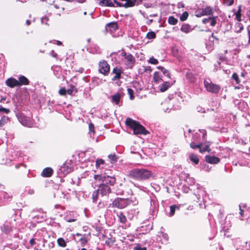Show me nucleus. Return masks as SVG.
<instances>
[{"label": "nucleus", "instance_id": "f257e3e1", "mask_svg": "<svg viewBox=\"0 0 250 250\" xmlns=\"http://www.w3.org/2000/svg\"><path fill=\"white\" fill-rule=\"evenodd\" d=\"M129 176L138 180H146L151 177L152 173L146 169L135 168L129 171Z\"/></svg>", "mask_w": 250, "mask_h": 250}, {"label": "nucleus", "instance_id": "f03ea898", "mask_svg": "<svg viewBox=\"0 0 250 250\" xmlns=\"http://www.w3.org/2000/svg\"><path fill=\"white\" fill-rule=\"evenodd\" d=\"M125 124L133 130V132L135 134L146 135L148 133V131L142 125L131 118H127L125 121Z\"/></svg>", "mask_w": 250, "mask_h": 250}, {"label": "nucleus", "instance_id": "7ed1b4c3", "mask_svg": "<svg viewBox=\"0 0 250 250\" xmlns=\"http://www.w3.org/2000/svg\"><path fill=\"white\" fill-rule=\"evenodd\" d=\"M94 179L100 182H102L103 184L110 185H113L116 183V179L113 177L109 176H105L103 175H96L94 176Z\"/></svg>", "mask_w": 250, "mask_h": 250}, {"label": "nucleus", "instance_id": "20e7f679", "mask_svg": "<svg viewBox=\"0 0 250 250\" xmlns=\"http://www.w3.org/2000/svg\"><path fill=\"white\" fill-rule=\"evenodd\" d=\"M204 86L207 90L211 93H217L220 89V87L217 84L213 83L210 81L205 80L204 82Z\"/></svg>", "mask_w": 250, "mask_h": 250}, {"label": "nucleus", "instance_id": "39448f33", "mask_svg": "<svg viewBox=\"0 0 250 250\" xmlns=\"http://www.w3.org/2000/svg\"><path fill=\"white\" fill-rule=\"evenodd\" d=\"M109 70L110 66L105 61L103 60L99 62V71L101 73L106 75L109 72Z\"/></svg>", "mask_w": 250, "mask_h": 250}, {"label": "nucleus", "instance_id": "423d86ee", "mask_svg": "<svg viewBox=\"0 0 250 250\" xmlns=\"http://www.w3.org/2000/svg\"><path fill=\"white\" fill-rule=\"evenodd\" d=\"M112 206L119 208H123L127 206V201L125 199L117 198L113 202Z\"/></svg>", "mask_w": 250, "mask_h": 250}, {"label": "nucleus", "instance_id": "0eeeda50", "mask_svg": "<svg viewBox=\"0 0 250 250\" xmlns=\"http://www.w3.org/2000/svg\"><path fill=\"white\" fill-rule=\"evenodd\" d=\"M122 2H117L114 0V2L119 6L124 7L125 8L132 7L134 5L136 0H121Z\"/></svg>", "mask_w": 250, "mask_h": 250}, {"label": "nucleus", "instance_id": "6e6552de", "mask_svg": "<svg viewBox=\"0 0 250 250\" xmlns=\"http://www.w3.org/2000/svg\"><path fill=\"white\" fill-rule=\"evenodd\" d=\"M124 62L127 67L131 68L135 62V59L132 55L128 54L127 56L124 58Z\"/></svg>", "mask_w": 250, "mask_h": 250}, {"label": "nucleus", "instance_id": "1a4fd4ad", "mask_svg": "<svg viewBox=\"0 0 250 250\" xmlns=\"http://www.w3.org/2000/svg\"><path fill=\"white\" fill-rule=\"evenodd\" d=\"M213 13V9L209 6H207L201 9V11H197L196 16L200 17L205 15H212Z\"/></svg>", "mask_w": 250, "mask_h": 250}, {"label": "nucleus", "instance_id": "9d476101", "mask_svg": "<svg viewBox=\"0 0 250 250\" xmlns=\"http://www.w3.org/2000/svg\"><path fill=\"white\" fill-rule=\"evenodd\" d=\"M98 191L102 195H105L110 193L111 189L107 185L102 183L99 186Z\"/></svg>", "mask_w": 250, "mask_h": 250}, {"label": "nucleus", "instance_id": "9b49d317", "mask_svg": "<svg viewBox=\"0 0 250 250\" xmlns=\"http://www.w3.org/2000/svg\"><path fill=\"white\" fill-rule=\"evenodd\" d=\"M7 86L13 88L15 86H19V81L15 78H8L5 82Z\"/></svg>", "mask_w": 250, "mask_h": 250}, {"label": "nucleus", "instance_id": "f8f14e48", "mask_svg": "<svg viewBox=\"0 0 250 250\" xmlns=\"http://www.w3.org/2000/svg\"><path fill=\"white\" fill-rule=\"evenodd\" d=\"M205 161L210 164H216L220 162V159L214 156L207 155L205 157Z\"/></svg>", "mask_w": 250, "mask_h": 250}, {"label": "nucleus", "instance_id": "ddd939ff", "mask_svg": "<svg viewBox=\"0 0 250 250\" xmlns=\"http://www.w3.org/2000/svg\"><path fill=\"white\" fill-rule=\"evenodd\" d=\"M74 91V87L72 86L70 88L66 90L65 88H61L59 91V93L61 96H65L66 94L72 95Z\"/></svg>", "mask_w": 250, "mask_h": 250}, {"label": "nucleus", "instance_id": "4468645a", "mask_svg": "<svg viewBox=\"0 0 250 250\" xmlns=\"http://www.w3.org/2000/svg\"><path fill=\"white\" fill-rule=\"evenodd\" d=\"M20 120L21 123L25 126L30 127L32 126V123L28 118L25 117H21Z\"/></svg>", "mask_w": 250, "mask_h": 250}, {"label": "nucleus", "instance_id": "2eb2a0df", "mask_svg": "<svg viewBox=\"0 0 250 250\" xmlns=\"http://www.w3.org/2000/svg\"><path fill=\"white\" fill-rule=\"evenodd\" d=\"M53 170L50 167H47L44 168L42 173V176L45 177H50L52 175Z\"/></svg>", "mask_w": 250, "mask_h": 250}, {"label": "nucleus", "instance_id": "dca6fc26", "mask_svg": "<svg viewBox=\"0 0 250 250\" xmlns=\"http://www.w3.org/2000/svg\"><path fill=\"white\" fill-rule=\"evenodd\" d=\"M121 96L119 93H116L111 96V101L116 104H118L120 100Z\"/></svg>", "mask_w": 250, "mask_h": 250}, {"label": "nucleus", "instance_id": "f3484780", "mask_svg": "<svg viewBox=\"0 0 250 250\" xmlns=\"http://www.w3.org/2000/svg\"><path fill=\"white\" fill-rule=\"evenodd\" d=\"M113 73L115 74V75L112 78L113 80L115 81L120 78L121 70L120 68L117 67L114 68L113 70Z\"/></svg>", "mask_w": 250, "mask_h": 250}, {"label": "nucleus", "instance_id": "a211bd4d", "mask_svg": "<svg viewBox=\"0 0 250 250\" xmlns=\"http://www.w3.org/2000/svg\"><path fill=\"white\" fill-rule=\"evenodd\" d=\"M19 86L22 85H27L29 83L28 80L24 76H21L19 79Z\"/></svg>", "mask_w": 250, "mask_h": 250}, {"label": "nucleus", "instance_id": "6ab92c4d", "mask_svg": "<svg viewBox=\"0 0 250 250\" xmlns=\"http://www.w3.org/2000/svg\"><path fill=\"white\" fill-rule=\"evenodd\" d=\"M189 160L194 163V164L197 165L199 163V159L198 157V156L193 153H191L189 156Z\"/></svg>", "mask_w": 250, "mask_h": 250}, {"label": "nucleus", "instance_id": "aec40b11", "mask_svg": "<svg viewBox=\"0 0 250 250\" xmlns=\"http://www.w3.org/2000/svg\"><path fill=\"white\" fill-rule=\"evenodd\" d=\"M117 28V25L115 22H110L106 24V30H109L110 31L115 30Z\"/></svg>", "mask_w": 250, "mask_h": 250}, {"label": "nucleus", "instance_id": "412c9836", "mask_svg": "<svg viewBox=\"0 0 250 250\" xmlns=\"http://www.w3.org/2000/svg\"><path fill=\"white\" fill-rule=\"evenodd\" d=\"M118 216L120 223L125 224L127 221V219L125 215L122 212H120L118 214Z\"/></svg>", "mask_w": 250, "mask_h": 250}, {"label": "nucleus", "instance_id": "4be33fe9", "mask_svg": "<svg viewBox=\"0 0 250 250\" xmlns=\"http://www.w3.org/2000/svg\"><path fill=\"white\" fill-rule=\"evenodd\" d=\"M100 5L102 6H114L113 3L109 0H101L100 2Z\"/></svg>", "mask_w": 250, "mask_h": 250}, {"label": "nucleus", "instance_id": "5701e85b", "mask_svg": "<svg viewBox=\"0 0 250 250\" xmlns=\"http://www.w3.org/2000/svg\"><path fill=\"white\" fill-rule=\"evenodd\" d=\"M171 86L169 82H165L161 86L160 90L161 92L166 91Z\"/></svg>", "mask_w": 250, "mask_h": 250}, {"label": "nucleus", "instance_id": "b1692460", "mask_svg": "<svg viewBox=\"0 0 250 250\" xmlns=\"http://www.w3.org/2000/svg\"><path fill=\"white\" fill-rule=\"evenodd\" d=\"M181 30L183 32L188 33L190 31L191 28L188 24H184L182 26Z\"/></svg>", "mask_w": 250, "mask_h": 250}, {"label": "nucleus", "instance_id": "393cba45", "mask_svg": "<svg viewBox=\"0 0 250 250\" xmlns=\"http://www.w3.org/2000/svg\"><path fill=\"white\" fill-rule=\"evenodd\" d=\"M153 80L157 83H159L162 81V78L160 76L159 73L157 72H155L154 73Z\"/></svg>", "mask_w": 250, "mask_h": 250}, {"label": "nucleus", "instance_id": "a878e982", "mask_svg": "<svg viewBox=\"0 0 250 250\" xmlns=\"http://www.w3.org/2000/svg\"><path fill=\"white\" fill-rule=\"evenodd\" d=\"M235 32L239 33L243 29V25L242 23L238 22L235 24Z\"/></svg>", "mask_w": 250, "mask_h": 250}, {"label": "nucleus", "instance_id": "bb28decb", "mask_svg": "<svg viewBox=\"0 0 250 250\" xmlns=\"http://www.w3.org/2000/svg\"><path fill=\"white\" fill-rule=\"evenodd\" d=\"M9 121V118L3 116L0 120V127L3 126Z\"/></svg>", "mask_w": 250, "mask_h": 250}, {"label": "nucleus", "instance_id": "cd10ccee", "mask_svg": "<svg viewBox=\"0 0 250 250\" xmlns=\"http://www.w3.org/2000/svg\"><path fill=\"white\" fill-rule=\"evenodd\" d=\"M177 22V19L173 16H171L168 18V23L171 25H175Z\"/></svg>", "mask_w": 250, "mask_h": 250}, {"label": "nucleus", "instance_id": "c85d7f7f", "mask_svg": "<svg viewBox=\"0 0 250 250\" xmlns=\"http://www.w3.org/2000/svg\"><path fill=\"white\" fill-rule=\"evenodd\" d=\"M57 243L59 246L65 247L66 246V243L64 240L62 238H59L57 240Z\"/></svg>", "mask_w": 250, "mask_h": 250}, {"label": "nucleus", "instance_id": "c756f323", "mask_svg": "<svg viewBox=\"0 0 250 250\" xmlns=\"http://www.w3.org/2000/svg\"><path fill=\"white\" fill-rule=\"evenodd\" d=\"M108 158L110 160L111 163L115 162L116 161H117V157L114 154L109 155Z\"/></svg>", "mask_w": 250, "mask_h": 250}, {"label": "nucleus", "instance_id": "7c9ffc66", "mask_svg": "<svg viewBox=\"0 0 250 250\" xmlns=\"http://www.w3.org/2000/svg\"><path fill=\"white\" fill-rule=\"evenodd\" d=\"M188 16V14L187 12H184L180 16V19L181 21H186Z\"/></svg>", "mask_w": 250, "mask_h": 250}, {"label": "nucleus", "instance_id": "2f4dec72", "mask_svg": "<svg viewBox=\"0 0 250 250\" xmlns=\"http://www.w3.org/2000/svg\"><path fill=\"white\" fill-rule=\"evenodd\" d=\"M202 146V143H199L198 145H195L194 143H191L190 144V146L192 149L200 148V147H201Z\"/></svg>", "mask_w": 250, "mask_h": 250}, {"label": "nucleus", "instance_id": "473e14b6", "mask_svg": "<svg viewBox=\"0 0 250 250\" xmlns=\"http://www.w3.org/2000/svg\"><path fill=\"white\" fill-rule=\"evenodd\" d=\"M146 37L149 39H154L156 37V34L154 32H149L147 34Z\"/></svg>", "mask_w": 250, "mask_h": 250}, {"label": "nucleus", "instance_id": "72a5a7b5", "mask_svg": "<svg viewBox=\"0 0 250 250\" xmlns=\"http://www.w3.org/2000/svg\"><path fill=\"white\" fill-rule=\"evenodd\" d=\"M158 69H160L161 71L164 74H167V76L168 78H170V75L168 73V71L163 67L162 66H159L158 67Z\"/></svg>", "mask_w": 250, "mask_h": 250}, {"label": "nucleus", "instance_id": "f704fd0d", "mask_svg": "<svg viewBox=\"0 0 250 250\" xmlns=\"http://www.w3.org/2000/svg\"><path fill=\"white\" fill-rule=\"evenodd\" d=\"M232 78L235 81L237 84H238L240 83V81L239 80L238 75L236 73H234L233 74V75L232 76Z\"/></svg>", "mask_w": 250, "mask_h": 250}, {"label": "nucleus", "instance_id": "c9c22d12", "mask_svg": "<svg viewBox=\"0 0 250 250\" xmlns=\"http://www.w3.org/2000/svg\"><path fill=\"white\" fill-rule=\"evenodd\" d=\"M216 18L217 17H210L209 19L210 21V25L212 26H214L216 24Z\"/></svg>", "mask_w": 250, "mask_h": 250}, {"label": "nucleus", "instance_id": "e433bc0d", "mask_svg": "<svg viewBox=\"0 0 250 250\" xmlns=\"http://www.w3.org/2000/svg\"><path fill=\"white\" fill-rule=\"evenodd\" d=\"M98 192L99 191L98 190H95L93 191L92 193V199L93 201H96L97 200L98 196Z\"/></svg>", "mask_w": 250, "mask_h": 250}, {"label": "nucleus", "instance_id": "4c0bfd02", "mask_svg": "<svg viewBox=\"0 0 250 250\" xmlns=\"http://www.w3.org/2000/svg\"><path fill=\"white\" fill-rule=\"evenodd\" d=\"M127 92H128V95H129L130 99L131 100H133L134 98V96H133V94H134L133 90L131 88H128Z\"/></svg>", "mask_w": 250, "mask_h": 250}, {"label": "nucleus", "instance_id": "58836bf2", "mask_svg": "<svg viewBox=\"0 0 250 250\" xmlns=\"http://www.w3.org/2000/svg\"><path fill=\"white\" fill-rule=\"evenodd\" d=\"M148 62L153 64H157L158 63V61L157 59H155L153 57H151L148 60Z\"/></svg>", "mask_w": 250, "mask_h": 250}, {"label": "nucleus", "instance_id": "ea45409f", "mask_svg": "<svg viewBox=\"0 0 250 250\" xmlns=\"http://www.w3.org/2000/svg\"><path fill=\"white\" fill-rule=\"evenodd\" d=\"M176 206L174 205L170 206V212L169 213V216H172L174 215L175 211Z\"/></svg>", "mask_w": 250, "mask_h": 250}, {"label": "nucleus", "instance_id": "a19ab883", "mask_svg": "<svg viewBox=\"0 0 250 250\" xmlns=\"http://www.w3.org/2000/svg\"><path fill=\"white\" fill-rule=\"evenodd\" d=\"M80 240L81 242V245L82 246H83L84 244L87 242V239L85 237L81 238Z\"/></svg>", "mask_w": 250, "mask_h": 250}, {"label": "nucleus", "instance_id": "79ce46f5", "mask_svg": "<svg viewBox=\"0 0 250 250\" xmlns=\"http://www.w3.org/2000/svg\"><path fill=\"white\" fill-rule=\"evenodd\" d=\"M224 2L227 5L230 6L233 3L234 0H224Z\"/></svg>", "mask_w": 250, "mask_h": 250}, {"label": "nucleus", "instance_id": "37998d69", "mask_svg": "<svg viewBox=\"0 0 250 250\" xmlns=\"http://www.w3.org/2000/svg\"><path fill=\"white\" fill-rule=\"evenodd\" d=\"M236 19L238 20V21H241V13H240V9L236 13Z\"/></svg>", "mask_w": 250, "mask_h": 250}, {"label": "nucleus", "instance_id": "c03bdc74", "mask_svg": "<svg viewBox=\"0 0 250 250\" xmlns=\"http://www.w3.org/2000/svg\"><path fill=\"white\" fill-rule=\"evenodd\" d=\"M89 130L91 132L94 133V125L92 123L89 124Z\"/></svg>", "mask_w": 250, "mask_h": 250}, {"label": "nucleus", "instance_id": "a18cd8bd", "mask_svg": "<svg viewBox=\"0 0 250 250\" xmlns=\"http://www.w3.org/2000/svg\"><path fill=\"white\" fill-rule=\"evenodd\" d=\"M104 163V160L102 159H97L96 160V165L97 166H99L100 165L103 164Z\"/></svg>", "mask_w": 250, "mask_h": 250}, {"label": "nucleus", "instance_id": "49530a36", "mask_svg": "<svg viewBox=\"0 0 250 250\" xmlns=\"http://www.w3.org/2000/svg\"><path fill=\"white\" fill-rule=\"evenodd\" d=\"M114 240H113L112 239H109L105 241V243L109 246L112 245L114 243Z\"/></svg>", "mask_w": 250, "mask_h": 250}, {"label": "nucleus", "instance_id": "de8ad7c7", "mask_svg": "<svg viewBox=\"0 0 250 250\" xmlns=\"http://www.w3.org/2000/svg\"><path fill=\"white\" fill-rule=\"evenodd\" d=\"M203 149L205 150V151H208V152L211 151V149L209 148V144L207 145Z\"/></svg>", "mask_w": 250, "mask_h": 250}, {"label": "nucleus", "instance_id": "09e8293b", "mask_svg": "<svg viewBox=\"0 0 250 250\" xmlns=\"http://www.w3.org/2000/svg\"><path fill=\"white\" fill-rule=\"evenodd\" d=\"M0 111H4L6 113H8L10 112V110L4 107L0 108Z\"/></svg>", "mask_w": 250, "mask_h": 250}, {"label": "nucleus", "instance_id": "8fccbe9b", "mask_svg": "<svg viewBox=\"0 0 250 250\" xmlns=\"http://www.w3.org/2000/svg\"><path fill=\"white\" fill-rule=\"evenodd\" d=\"M203 169L207 171H209L210 170V168L209 167L208 165H205L203 167Z\"/></svg>", "mask_w": 250, "mask_h": 250}, {"label": "nucleus", "instance_id": "3c124183", "mask_svg": "<svg viewBox=\"0 0 250 250\" xmlns=\"http://www.w3.org/2000/svg\"><path fill=\"white\" fill-rule=\"evenodd\" d=\"M209 21H210L209 18H207V19L206 18V19H204L202 20V22L203 23L206 24V23H208Z\"/></svg>", "mask_w": 250, "mask_h": 250}, {"label": "nucleus", "instance_id": "603ef678", "mask_svg": "<svg viewBox=\"0 0 250 250\" xmlns=\"http://www.w3.org/2000/svg\"><path fill=\"white\" fill-rule=\"evenodd\" d=\"M127 55L128 54L124 51H123L121 54V55L123 57H124V58H125L127 56Z\"/></svg>", "mask_w": 250, "mask_h": 250}, {"label": "nucleus", "instance_id": "864d4df0", "mask_svg": "<svg viewBox=\"0 0 250 250\" xmlns=\"http://www.w3.org/2000/svg\"><path fill=\"white\" fill-rule=\"evenodd\" d=\"M248 33L249 36L248 44H250V30L248 28Z\"/></svg>", "mask_w": 250, "mask_h": 250}, {"label": "nucleus", "instance_id": "5fc2aeb1", "mask_svg": "<svg viewBox=\"0 0 250 250\" xmlns=\"http://www.w3.org/2000/svg\"><path fill=\"white\" fill-rule=\"evenodd\" d=\"M30 244L32 245V246H33L35 244V241L34 239H31L30 240Z\"/></svg>", "mask_w": 250, "mask_h": 250}, {"label": "nucleus", "instance_id": "6e6d98bb", "mask_svg": "<svg viewBox=\"0 0 250 250\" xmlns=\"http://www.w3.org/2000/svg\"><path fill=\"white\" fill-rule=\"evenodd\" d=\"M142 248L139 246H136L134 248V250H141Z\"/></svg>", "mask_w": 250, "mask_h": 250}, {"label": "nucleus", "instance_id": "4d7b16f0", "mask_svg": "<svg viewBox=\"0 0 250 250\" xmlns=\"http://www.w3.org/2000/svg\"><path fill=\"white\" fill-rule=\"evenodd\" d=\"M56 42H57L56 43L58 45H61L62 44V42L61 41H57Z\"/></svg>", "mask_w": 250, "mask_h": 250}, {"label": "nucleus", "instance_id": "13d9d810", "mask_svg": "<svg viewBox=\"0 0 250 250\" xmlns=\"http://www.w3.org/2000/svg\"><path fill=\"white\" fill-rule=\"evenodd\" d=\"M26 23L27 25H29L31 23L30 21L29 20H26Z\"/></svg>", "mask_w": 250, "mask_h": 250}, {"label": "nucleus", "instance_id": "bf43d9fd", "mask_svg": "<svg viewBox=\"0 0 250 250\" xmlns=\"http://www.w3.org/2000/svg\"><path fill=\"white\" fill-rule=\"evenodd\" d=\"M199 152L200 153H203V152H204L205 151V150L203 148L202 149L201 147H200V148H199Z\"/></svg>", "mask_w": 250, "mask_h": 250}, {"label": "nucleus", "instance_id": "052dcab7", "mask_svg": "<svg viewBox=\"0 0 250 250\" xmlns=\"http://www.w3.org/2000/svg\"><path fill=\"white\" fill-rule=\"evenodd\" d=\"M211 37H212V38H214L215 40H218V39H217V37H216L215 36H214V34H213V33H212V35H211Z\"/></svg>", "mask_w": 250, "mask_h": 250}, {"label": "nucleus", "instance_id": "680f3d73", "mask_svg": "<svg viewBox=\"0 0 250 250\" xmlns=\"http://www.w3.org/2000/svg\"><path fill=\"white\" fill-rule=\"evenodd\" d=\"M239 208H240V214L241 216H243V210L241 209V207H240V206H239Z\"/></svg>", "mask_w": 250, "mask_h": 250}, {"label": "nucleus", "instance_id": "e2e57ef3", "mask_svg": "<svg viewBox=\"0 0 250 250\" xmlns=\"http://www.w3.org/2000/svg\"><path fill=\"white\" fill-rule=\"evenodd\" d=\"M88 229V228L87 227H83V230L86 231V229Z\"/></svg>", "mask_w": 250, "mask_h": 250}, {"label": "nucleus", "instance_id": "0e129e2a", "mask_svg": "<svg viewBox=\"0 0 250 250\" xmlns=\"http://www.w3.org/2000/svg\"><path fill=\"white\" fill-rule=\"evenodd\" d=\"M141 250H146V248L144 247V248H142V249Z\"/></svg>", "mask_w": 250, "mask_h": 250}, {"label": "nucleus", "instance_id": "69168bd1", "mask_svg": "<svg viewBox=\"0 0 250 250\" xmlns=\"http://www.w3.org/2000/svg\"><path fill=\"white\" fill-rule=\"evenodd\" d=\"M5 98H1V101H5Z\"/></svg>", "mask_w": 250, "mask_h": 250}, {"label": "nucleus", "instance_id": "338daca9", "mask_svg": "<svg viewBox=\"0 0 250 250\" xmlns=\"http://www.w3.org/2000/svg\"><path fill=\"white\" fill-rule=\"evenodd\" d=\"M83 70V69H79V72H82Z\"/></svg>", "mask_w": 250, "mask_h": 250}, {"label": "nucleus", "instance_id": "774afa93", "mask_svg": "<svg viewBox=\"0 0 250 250\" xmlns=\"http://www.w3.org/2000/svg\"><path fill=\"white\" fill-rule=\"evenodd\" d=\"M82 250H87L86 249H85V248H82Z\"/></svg>", "mask_w": 250, "mask_h": 250}]
</instances>
